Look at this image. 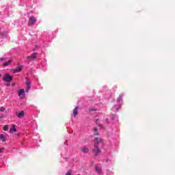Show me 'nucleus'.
I'll return each instance as SVG.
<instances>
[{
  "label": "nucleus",
  "instance_id": "nucleus-1",
  "mask_svg": "<svg viewBox=\"0 0 175 175\" xmlns=\"http://www.w3.org/2000/svg\"><path fill=\"white\" fill-rule=\"evenodd\" d=\"M101 142H102V138H100V137L95 138L94 145V150H93V152L96 157H97V155H99V154H100V152H102V151H100L98 148L99 143H100Z\"/></svg>",
  "mask_w": 175,
  "mask_h": 175
},
{
  "label": "nucleus",
  "instance_id": "nucleus-2",
  "mask_svg": "<svg viewBox=\"0 0 175 175\" xmlns=\"http://www.w3.org/2000/svg\"><path fill=\"white\" fill-rule=\"evenodd\" d=\"M13 80V77L10 76L9 74L6 73L3 77V81H7V83H10Z\"/></svg>",
  "mask_w": 175,
  "mask_h": 175
},
{
  "label": "nucleus",
  "instance_id": "nucleus-3",
  "mask_svg": "<svg viewBox=\"0 0 175 175\" xmlns=\"http://www.w3.org/2000/svg\"><path fill=\"white\" fill-rule=\"evenodd\" d=\"M36 23V18H35V16H31L29 19L28 25L29 26L34 25Z\"/></svg>",
  "mask_w": 175,
  "mask_h": 175
},
{
  "label": "nucleus",
  "instance_id": "nucleus-4",
  "mask_svg": "<svg viewBox=\"0 0 175 175\" xmlns=\"http://www.w3.org/2000/svg\"><path fill=\"white\" fill-rule=\"evenodd\" d=\"M38 57L36 53H33L30 56L27 57V59H29V61H35Z\"/></svg>",
  "mask_w": 175,
  "mask_h": 175
},
{
  "label": "nucleus",
  "instance_id": "nucleus-5",
  "mask_svg": "<svg viewBox=\"0 0 175 175\" xmlns=\"http://www.w3.org/2000/svg\"><path fill=\"white\" fill-rule=\"evenodd\" d=\"M25 115V113L24 112V111H22L19 113H16V117H18V118H23Z\"/></svg>",
  "mask_w": 175,
  "mask_h": 175
},
{
  "label": "nucleus",
  "instance_id": "nucleus-6",
  "mask_svg": "<svg viewBox=\"0 0 175 175\" xmlns=\"http://www.w3.org/2000/svg\"><path fill=\"white\" fill-rule=\"evenodd\" d=\"M14 132H17V129H16V125L12 124V127L10 129V133H14Z\"/></svg>",
  "mask_w": 175,
  "mask_h": 175
},
{
  "label": "nucleus",
  "instance_id": "nucleus-7",
  "mask_svg": "<svg viewBox=\"0 0 175 175\" xmlns=\"http://www.w3.org/2000/svg\"><path fill=\"white\" fill-rule=\"evenodd\" d=\"M12 62H13V59H10L8 62L3 63V66H9V65H10V64H12Z\"/></svg>",
  "mask_w": 175,
  "mask_h": 175
},
{
  "label": "nucleus",
  "instance_id": "nucleus-8",
  "mask_svg": "<svg viewBox=\"0 0 175 175\" xmlns=\"http://www.w3.org/2000/svg\"><path fill=\"white\" fill-rule=\"evenodd\" d=\"M77 114H79V107H76L74 110H73V115L74 117H76V116H77Z\"/></svg>",
  "mask_w": 175,
  "mask_h": 175
},
{
  "label": "nucleus",
  "instance_id": "nucleus-9",
  "mask_svg": "<svg viewBox=\"0 0 175 175\" xmlns=\"http://www.w3.org/2000/svg\"><path fill=\"white\" fill-rule=\"evenodd\" d=\"M88 150H90V148H88V147L85 146V147L82 148L81 151L82 152H83L84 154H87L88 152Z\"/></svg>",
  "mask_w": 175,
  "mask_h": 175
},
{
  "label": "nucleus",
  "instance_id": "nucleus-10",
  "mask_svg": "<svg viewBox=\"0 0 175 175\" xmlns=\"http://www.w3.org/2000/svg\"><path fill=\"white\" fill-rule=\"evenodd\" d=\"M25 92V90L24 89H21L18 90V96H21L22 95H24Z\"/></svg>",
  "mask_w": 175,
  "mask_h": 175
},
{
  "label": "nucleus",
  "instance_id": "nucleus-11",
  "mask_svg": "<svg viewBox=\"0 0 175 175\" xmlns=\"http://www.w3.org/2000/svg\"><path fill=\"white\" fill-rule=\"evenodd\" d=\"M0 140H2V142L6 141V139L5 138V135H3V134H0Z\"/></svg>",
  "mask_w": 175,
  "mask_h": 175
},
{
  "label": "nucleus",
  "instance_id": "nucleus-12",
  "mask_svg": "<svg viewBox=\"0 0 175 175\" xmlns=\"http://www.w3.org/2000/svg\"><path fill=\"white\" fill-rule=\"evenodd\" d=\"M96 172H97V173H100V172H102V168L100 167L96 166Z\"/></svg>",
  "mask_w": 175,
  "mask_h": 175
},
{
  "label": "nucleus",
  "instance_id": "nucleus-13",
  "mask_svg": "<svg viewBox=\"0 0 175 175\" xmlns=\"http://www.w3.org/2000/svg\"><path fill=\"white\" fill-rule=\"evenodd\" d=\"M22 69H23V68H21V67H18L17 68H16V69L14 70V72L18 73V72H21Z\"/></svg>",
  "mask_w": 175,
  "mask_h": 175
},
{
  "label": "nucleus",
  "instance_id": "nucleus-14",
  "mask_svg": "<svg viewBox=\"0 0 175 175\" xmlns=\"http://www.w3.org/2000/svg\"><path fill=\"white\" fill-rule=\"evenodd\" d=\"M6 36V33L1 32L0 33V38H5Z\"/></svg>",
  "mask_w": 175,
  "mask_h": 175
},
{
  "label": "nucleus",
  "instance_id": "nucleus-15",
  "mask_svg": "<svg viewBox=\"0 0 175 175\" xmlns=\"http://www.w3.org/2000/svg\"><path fill=\"white\" fill-rule=\"evenodd\" d=\"M3 131H9V126L5 125L3 126Z\"/></svg>",
  "mask_w": 175,
  "mask_h": 175
},
{
  "label": "nucleus",
  "instance_id": "nucleus-16",
  "mask_svg": "<svg viewBox=\"0 0 175 175\" xmlns=\"http://www.w3.org/2000/svg\"><path fill=\"white\" fill-rule=\"evenodd\" d=\"M29 90H31V86L29 85H27L26 92H28V91H29Z\"/></svg>",
  "mask_w": 175,
  "mask_h": 175
},
{
  "label": "nucleus",
  "instance_id": "nucleus-17",
  "mask_svg": "<svg viewBox=\"0 0 175 175\" xmlns=\"http://www.w3.org/2000/svg\"><path fill=\"white\" fill-rule=\"evenodd\" d=\"M30 84H31V81H29V80L27 79V80L26 81V85H30Z\"/></svg>",
  "mask_w": 175,
  "mask_h": 175
},
{
  "label": "nucleus",
  "instance_id": "nucleus-18",
  "mask_svg": "<svg viewBox=\"0 0 175 175\" xmlns=\"http://www.w3.org/2000/svg\"><path fill=\"white\" fill-rule=\"evenodd\" d=\"M8 59V57H1L0 61H6Z\"/></svg>",
  "mask_w": 175,
  "mask_h": 175
},
{
  "label": "nucleus",
  "instance_id": "nucleus-19",
  "mask_svg": "<svg viewBox=\"0 0 175 175\" xmlns=\"http://www.w3.org/2000/svg\"><path fill=\"white\" fill-rule=\"evenodd\" d=\"M88 111H90V113H91V111H96V109H89Z\"/></svg>",
  "mask_w": 175,
  "mask_h": 175
},
{
  "label": "nucleus",
  "instance_id": "nucleus-20",
  "mask_svg": "<svg viewBox=\"0 0 175 175\" xmlns=\"http://www.w3.org/2000/svg\"><path fill=\"white\" fill-rule=\"evenodd\" d=\"M5 107H1L0 108V111H1V112L5 111Z\"/></svg>",
  "mask_w": 175,
  "mask_h": 175
},
{
  "label": "nucleus",
  "instance_id": "nucleus-21",
  "mask_svg": "<svg viewBox=\"0 0 175 175\" xmlns=\"http://www.w3.org/2000/svg\"><path fill=\"white\" fill-rule=\"evenodd\" d=\"M65 175H72V172H70V171H68Z\"/></svg>",
  "mask_w": 175,
  "mask_h": 175
},
{
  "label": "nucleus",
  "instance_id": "nucleus-22",
  "mask_svg": "<svg viewBox=\"0 0 175 175\" xmlns=\"http://www.w3.org/2000/svg\"><path fill=\"white\" fill-rule=\"evenodd\" d=\"M3 150H5V148H0V153L2 152V151H3Z\"/></svg>",
  "mask_w": 175,
  "mask_h": 175
},
{
  "label": "nucleus",
  "instance_id": "nucleus-23",
  "mask_svg": "<svg viewBox=\"0 0 175 175\" xmlns=\"http://www.w3.org/2000/svg\"><path fill=\"white\" fill-rule=\"evenodd\" d=\"M94 132H97V131H98V128H94Z\"/></svg>",
  "mask_w": 175,
  "mask_h": 175
},
{
  "label": "nucleus",
  "instance_id": "nucleus-24",
  "mask_svg": "<svg viewBox=\"0 0 175 175\" xmlns=\"http://www.w3.org/2000/svg\"><path fill=\"white\" fill-rule=\"evenodd\" d=\"M6 86H7V87L10 86V83H7V84H6Z\"/></svg>",
  "mask_w": 175,
  "mask_h": 175
},
{
  "label": "nucleus",
  "instance_id": "nucleus-25",
  "mask_svg": "<svg viewBox=\"0 0 175 175\" xmlns=\"http://www.w3.org/2000/svg\"><path fill=\"white\" fill-rule=\"evenodd\" d=\"M0 118H3V116H0Z\"/></svg>",
  "mask_w": 175,
  "mask_h": 175
},
{
  "label": "nucleus",
  "instance_id": "nucleus-26",
  "mask_svg": "<svg viewBox=\"0 0 175 175\" xmlns=\"http://www.w3.org/2000/svg\"><path fill=\"white\" fill-rule=\"evenodd\" d=\"M0 77H2V75L0 74Z\"/></svg>",
  "mask_w": 175,
  "mask_h": 175
},
{
  "label": "nucleus",
  "instance_id": "nucleus-27",
  "mask_svg": "<svg viewBox=\"0 0 175 175\" xmlns=\"http://www.w3.org/2000/svg\"><path fill=\"white\" fill-rule=\"evenodd\" d=\"M94 135H98V133H96Z\"/></svg>",
  "mask_w": 175,
  "mask_h": 175
},
{
  "label": "nucleus",
  "instance_id": "nucleus-28",
  "mask_svg": "<svg viewBox=\"0 0 175 175\" xmlns=\"http://www.w3.org/2000/svg\"><path fill=\"white\" fill-rule=\"evenodd\" d=\"M0 31H1V27H0Z\"/></svg>",
  "mask_w": 175,
  "mask_h": 175
}]
</instances>
